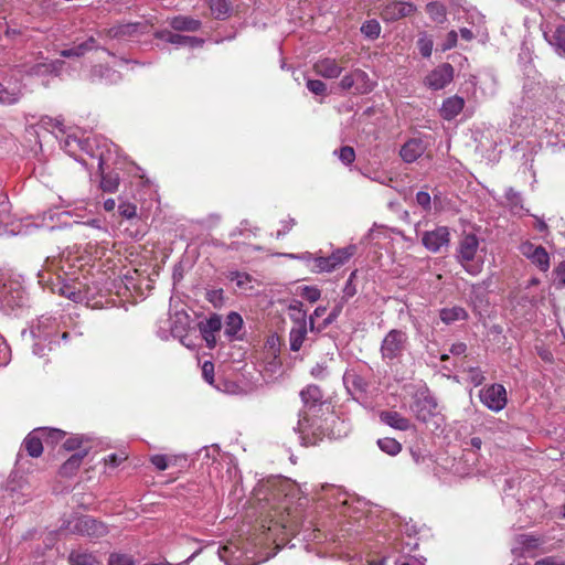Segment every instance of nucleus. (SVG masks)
<instances>
[{
  "label": "nucleus",
  "instance_id": "864d4df0",
  "mask_svg": "<svg viewBox=\"0 0 565 565\" xmlns=\"http://www.w3.org/2000/svg\"><path fill=\"white\" fill-rule=\"evenodd\" d=\"M416 202L419 206H422L425 211H429L431 207L430 204V195L426 191H419L416 194Z\"/></svg>",
  "mask_w": 565,
  "mask_h": 565
},
{
  "label": "nucleus",
  "instance_id": "dca6fc26",
  "mask_svg": "<svg viewBox=\"0 0 565 565\" xmlns=\"http://www.w3.org/2000/svg\"><path fill=\"white\" fill-rule=\"evenodd\" d=\"M308 334V322L306 320L305 315L301 318H298L294 321V326L289 332V347L294 352H298L305 341L307 340Z\"/></svg>",
  "mask_w": 565,
  "mask_h": 565
},
{
  "label": "nucleus",
  "instance_id": "393cba45",
  "mask_svg": "<svg viewBox=\"0 0 565 565\" xmlns=\"http://www.w3.org/2000/svg\"><path fill=\"white\" fill-rule=\"evenodd\" d=\"M142 24L138 22L119 24L106 30L105 34L110 39H124L137 34Z\"/></svg>",
  "mask_w": 565,
  "mask_h": 565
},
{
  "label": "nucleus",
  "instance_id": "09e8293b",
  "mask_svg": "<svg viewBox=\"0 0 565 565\" xmlns=\"http://www.w3.org/2000/svg\"><path fill=\"white\" fill-rule=\"evenodd\" d=\"M282 510L286 511L288 515L290 514L289 507L287 504H285L282 508L275 509V513L274 514L270 513L269 516L271 518V521L275 520L276 524H280L284 527H286L287 526V520L284 516Z\"/></svg>",
  "mask_w": 565,
  "mask_h": 565
},
{
  "label": "nucleus",
  "instance_id": "473e14b6",
  "mask_svg": "<svg viewBox=\"0 0 565 565\" xmlns=\"http://www.w3.org/2000/svg\"><path fill=\"white\" fill-rule=\"evenodd\" d=\"M52 291L56 292L61 296H64L67 299H71L75 302L82 300V295L79 289H77L75 286L67 285L63 281H57L53 285Z\"/></svg>",
  "mask_w": 565,
  "mask_h": 565
},
{
  "label": "nucleus",
  "instance_id": "e2e57ef3",
  "mask_svg": "<svg viewBox=\"0 0 565 565\" xmlns=\"http://www.w3.org/2000/svg\"><path fill=\"white\" fill-rule=\"evenodd\" d=\"M522 544L527 550L536 548L540 545V539L531 535L524 536Z\"/></svg>",
  "mask_w": 565,
  "mask_h": 565
},
{
  "label": "nucleus",
  "instance_id": "c9c22d12",
  "mask_svg": "<svg viewBox=\"0 0 565 565\" xmlns=\"http://www.w3.org/2000/svg\"><path fill=\"white\" fill-rule=\"evenodd\" d=\"M426 12L435 22L443 23L446 20V7L440 2L433 1L427 3Z\"/></svg>",
  "mask_w": 565,
  "mask_h": 565
},
{
  "label": "nucleus",
  "instance_id": "2f4dec72",
  "mask_svg": "<svg viewBox=\"0 0 565 565\" xmlns=\"http://www.w3.org/2000/svg\"><path fill=\"white\" fill-rule=\"evenodd\" d=\"M87 455V450H83L72 455L61 467L60 472L62 476L70 477L74 475L79 468L83 458Z\"/></svg>",
  "mask_w": 565,
  "mask_h": 565
},
{
  "label": "nucleus",
  "instance_id": "3c124183",
  "mask_svg": "<svg viewBox=\"0 0 565 565\" xmlns=\"http://www.w3.org/2000/svg\"><path fill=\"white\" fill-rule=\"evenodd\" d=\"M202 376L209 383L214 382V364L210 361H205L202 365Z\"/></svg>",
  "mask_w": 565,
  "mask_h": 565
},
{
  "label": "nucleus",
  "instance_id": "1a4fd4ad",
  "mask_svg": "<svg viewBox=\"0 0 565 565\" xmlns=\"http://www.w3.org/2000/svg\"><path fill=\"white\" fill-rule=\"evenodd\" d=\"M480 402L492 412L502 411L508 403L507 390L502 384L484 386L479 392Z\"/></svg>",
  "mask_w": 565,
  "mask_h": 565
},
{
  "label": "nucleus",
  "instance_id": "9d476101",
  "mask_svg": "<svg viewBox=\"0 0 565 565\" xmlns=\"http://www.w3.org/2000/svg\"><path fill=\"white\" fill-rule=\"evenodd\" d=\"M416 10V6L412 2L394 0L383 7L381 18L386 22H394L413 15Z\"/></svg>",
  "mask_w": 565,
  "mask_h": 565
},
{
  "label": "nucleus",
  "instance_id": "4c0bfd02",
  "mask_svg": "<svg viewBox=\"0 0 565 565\" xmlns=\"http://www.w3.org/2000/svg\"><path fill=\"white\" fill-rule=\"evenodd\" d=\"M212 14L217 19H224L230 12V6L226 0H210Z\"/></svg>",
  "mask_w": 565,
  "mask_h": 565
},
{
  "label": "nucleus",
  "instance_id": "603ef678",
  "mask_svg": "<svg viewBox=\"0 0 565 565\" xmlns=\"http://www.w3.org/2000/svg\"><path fill=\"white\" fill-rule=\"evenodd\" d=\"M118 209H119L120 215L126 218H132L137 214V207H136V205H134L131 203H126V202L121 203Z\"/></svg>",
  "mask_w": 565,
  "mask_h": 565
},
{
  "label": "nucleus",
  "instance_id": "338daca9",
  "mask_svg": "<svg viewBox=\"0 0 565 565\" xmlns=\"http://www.w3.org/2000/svg\"><path fill=\"white\" fill-rule=\"evenodd\" d=\"M556 276L558 279V282L562 286H565V260H563L556 268Z\"/></svg>",
  "mask_w": 565,
  "mask_h": 565
},
{
  "label": "nucleus",
  "instance_id": "f704fd0d",
  "mask_svg": "<svg viewBox=\"0 0 565 565\" xmlns=\"http://www.w3.org/2000/svg\"><path fill=\"white\" fill-rule=\"evenodd\" d=\"M61 64L62 63L58 61L38 63V64L33 65L28 71V73L30 75H38V76L53 74L60 70Z\"/></svg>",
  "mask_w": 565,
  "mask_h": 565
},
{
  "label": "nucleus",
  "instance_id": "4468645a",
  "mask_svg": "<svg viewBox=\"0 0 565 565\" xmlns=\"http://www.w3.org/2000/svg\"><path fill=\"white\" fill-rule=\"evenodd\" d=\"M520 252L537 266L540 270L546 271L550 268V256L544 247L524 243L521 245Z\"/></svg>",
  "mask_w": 565,
  "mask_h": 565
},
{
  "label": "nucleus",
  "instance_id": "69168bd1",
  "mask_svg": "<svg viewBox=\"0 0 565 565\" xmlns=\"http://www.w3.org/2000/svg\"><path fill=\"white\" fill-rule=\"evenodd\" d=\"M449 351L454 355H462L467 351V344L463 342L454 343Z\"/></svg>",
  "mask_w": 565,
  "mask_h": 565
},
{
  "label": "nucleus",
  "instance_id": "a211bd4d",
  "mask_svg": "<svg viewBox=\"0 0 565 565\" xmlns=\"http://www.w3.org/2000/svg\"><path fill=\"white\" fill-rule=\"evenodd\" d=\"M343 384L351 396L365 393L367 387L365 380L354 371H347L343 374Z\"/></svg>",
  "mask_w": 565,
  "mask_h": 565
},
{
  "label": "nucleus",
  "instance_id": "7c9ffc66",
  "mask_svg": "<svg viewBox=\"0 0 565 565\" xmlns=\"http://www.w3.org/2000/svg\"><path fill=\"white\" fill-rule=\"evenodd\" d=\"M169 24L172 29H174L177 31H189V32L198 31L201 26V23L199 20L189 18V17H183V15H178V17L172 18L170 20Z\"/></svg>",
  "mask_w": 565,
  "mask_h": 565
},
{
  "label": "nucleus",
  "instance_id": "f257e3e1",
  "mask_svg": "<svg viewBox=\"0 0 565 565\" xmlns=\"http://www.w3.org/2000/svg\"><path fill=\"white\" fill-rule=\"evenodd\" d=\"M76 143L81 149L87 151L90 157L98 159V168L102 172L100 188L105 192H116L119 186V175L117 173H105L109 168L117 152L116 146L106 138L93 137L82 141L77 138L68 137L65 141L66 147Z\"/></svg>",
  "mask_w": 565,
  "mask_h": 565
},
{
  "label": "nucleus",
  "instance_id": "49530a36",
  "mask_svg": "<svg viewBox=\"0 0 565 565\" xmlns=\"http://www.w3.org/2000/svg\"><path fill=\"white\" fill-rule=\"evenodd\" d=\"M356 271H352L344 288H343V299L342 301L345 302L349 298L353 297L356 294V288L353 284V279L355 278Z\"/></svg>",
  "mask_w": 565,
  "mask_h": 565
},
{
  "label": "nucleus",
  "instance_id": "aec40b11",
  "mask_svg": "<svg viewBox=\"0 0 565 565\" xmlns=\"http://www.w3.org/2000/svg\"><path fill=\"white\" fill-rule=\"evenodd\" d=\"M23 95L22 85L20 83L8 85L0 83V104L1 105H14L17 104Z\"/></svg>",
  "mask_w": 565,
  "mask_h": 565
},
{
  "label": "nucleus",
  "instance_id": "5fc2aeb1",
  "mask_svg": "<svg viewBox=\"0 0 565 565\" xmlns=\"http://www.w3.org/2000/svg\"><path fill=\"white\" fill-rule=\"evenodd\" d=\"M339 86L341 87V89L343 90H351L355 88V85H354V77H353V71L350 72L349 74H345L340 83H339Z\"/></svg>",
  "mask_w": 565,
  "mask_h": 565
},
{
  "label": "nucleus",
  "instance_id": "b1692460",
  "mask_svg": "<svg viewBox=\"0 0 565 565\" xmlns=\"http://www.w3.org/2000/svg\"><path fill=\"white\" fill-rule=\"evenodd\" d=\"M39 434H46V430L45 429L34 430L33 433L29 434L23 441V446H24L25 450L28 451V454L31 457H34V458L40 457L43 452V445H42V440H41V437L39 436Z\"/></svg>",
  "mask_w": 565,
  "mask_h": 565
},
{
  "label": "nucleus",
  "instance_id": "0e129e2a",
  "mask_svg": "<svg viewBox=\"0 0 565 565\" xmlns=\"http://www.w3.org/2000/svg\"><path fill=\"white\" fill-rule=\"evenodd\" d=\"M218 557L225 562L226 564H230V557L233 554L231 546H222L218 548Z\"/></svg>",
  "mask_w": 565,
  "mask_h": 565
},
{
  "label": "nucleus",
  "instance_id": "58836bf2",
  "mask_svg": "<svg viewBox=\"0 0 565 565\" xmlns=\"http://www.w3.org/2000/svg\"><path fill=\"white\" fill-rule=\"evenodd\" d=\"M361 32L364 36L375 40L380 36L381 25L376 20H367L362 24Z\"/></svg>",
  "mask_w": 565,
  "mask_h": 565
},
{
  "label": "nucleus",
  "instance_id": "9b49d317",
  "mask_svg": "<svg viewBox=\"0 0 565 565\" xmlns=\"http://www.w3.org/2000/svg\"><path fill=\"white\" fill-rule=\"evenodd\" d=\"M411 408L418 420L426 423L437 414V402L431 395L422 393L416 395Z\"/></svg>",
  "mask_w": 565,
  "mask_h": 565
},
{
  "label": "nucleus",
  "instance_id": "4d7b16f0",
  "mask_svg": "<svg viewBox=\"0 0 565 565\" xmlns=\"http://www.w3.org/2000/svg\"><path fill=\"white\" fill-rule=\"evenodd\" d=\"M343 301H340L329 313V316L324 319L323 326L327 327L331 324L341 313L343 308Z\"/></svg>",
  "mask_w": 565,
  "mask_h": 565
},
{
  "label": "nucleus",
  "instance_id": "2eb2a0df",
  "mask_svg": "<svg viewBox=\"0 0 565 565\" xmlns=\"http://www.w3.org/2000/svg\"><path fill=\"white\" fill-rule=\"evenodd\" d=\"M222 318L217 313H213L205 321L200 322L199 329L202 333L203 339L206 342V345L210 349L215 348L216 345V337L215 334L222 329Z\"/></svg>",
  "mask_w": 565,
  "mask_h": 565
},
{
  "label": "nucleus",
  "instance_id": "c03bdc74",
  "mask_svg": "<svg viewBox=\"0 0 565 565\" xmlns=\"http://www.w3.org/2000/svg\"><path fill=\"white\" fill-rule=\"evenodd\" d=\"M206 299L215 307L220 308L223 305L224 296L222 289L207 290Z\"/></svg>",
  "mask_w": 565,
  "mask_h": 565
},
{
  "label": "nucleus",
  "instance_id": "cd10ccee",
  "mask_svg": "<svg viewBox=\"0 0 565 565\" xmlns=\"http://www.w3.org/2000/svg\"><path fill=\"white\" fill-rule=\"evenodd\" d=\"M353 77L355 94L364 95L373 90L375 84L370 79L369 75L364 71L360 68L353 70Z\"/></svg>",
  "mask_w": 565,
  "mask_h": 565
},
{
  "label": "nucleus",
  "instance_id": "72a5a7b5",
  "mask_svg": "<svg viewBox=\"0 0 565 565\" xmlns=\"http://www.w3.org/2000/svg\"><path fill=\"white\" fill-rule=\"evenodd\" d=\"M71 565H100L93 553L74 551L68 556Z\"/></svg>",
  "mask_w": 565,
  "mask_h": 565
},
{
  "label": "nucleus",
  "instance_id": "ea45409f",
  "mask_svg": "<svg viewBox=\"0 0 565 565\" xmlns=\"http://www.w3.org/2000/svg\"><path fill=\"white\" fill-rule=\"evenodd\" d=\"M334 154H337L340 161L347 166L351 164L355 159V151L350 146L341 147L339 150L334 151Z\"/></svg>",
  "mask_w": 565,
  "mask_h": 565
},
{
  "label": "nucleus",
  "instance_id": "c85d7f7f",
  "mask_svg": "<svg viewBox=\"0 0 565 565\" xmlns=\"http://www.w3.org/2000/svg\"><path fill=\"white\" fill-rule=\"evenodd\" d=\"M97 47H98V45H97L96 40L93 36H90L88 40H86L85 42H83L78 45H75L71 49H65V50L61 51V56H63V57H79V56H83L84 54H86L87 52L95 50Z\"/></svg>",
  "mask_w": 565,
  "mask_h": 565
},
{
  "label": "nucleus",
  "instance_id": "4be33fe9",
  "mask_svg": "<svg viewBox=\"0 0 565 565\" xmlns=\"http://www.w3.org/2000/svg\"><path fill=\"white\" fill-rule=\"evenodd\" d=\"M156 36L161 39L168 43L178 45V46H195L202 43L201 40L194 36L181 35L177 33H172L170 31H160L157 32Z\"/></svg>",
  "mask_w": 565,
  "mask_h": 565
},
{
  "label": "nucleus",
  "instance_id": "20e7f679",
  "mask_svg": "<svg viewBox=\"0 0 565 565\" xmlns=\"http://www.w3.org/2000/svg\"><path fill=\"white\" fill-rule=\"evenodd\" d=\"M408 335L401 329L390 330L383 338L380 347L381 359L387 365L399 362L407 350Z\"/></svg>",
  "mask_w": 565,
  "mask_h": 565
},
{
  "label": "nucleus",
  "instance_id": "f03ea898",
  "mask_svg": "<svg viewBox=\"0 0 565 565\" xmlns=\"http://www.w3.org/2000/svg\"><path fill=\"white\" fill-rule=\"evenodd\" d=\"M300 397L307 409L299 415L297 430L300 434L319 435L322 433V425L315 417L317 407L321 405V390L317 385H308L300 392Z\"/></svg>",
  "mask_w": 565,
  "mask_h": 565
},
{
  "label": "nucleus",
  "instance_id": "a18cd8bd",
  "mask_svg": "<svg viewBox=\"0 0 565 565\" xmlns=\"http://www.w3.org/2000/svg\"><path fill=\"white\" fill-rule=\"evenodd\" d=\"M306 85L315 95H324L327 92V85L320 79H308Z\"/></svg>",
  "mask_w": 565,
  "mask_h": 565
},
{
  "label": "nucleus",
  "instance_id": "6ab92c4d",
  "mask_svg": "<svg viewBox=\"0 0 565 565\" xmlns=\"http://www.w3.org/2000/svg\"><path fill=\"white\" fill-rule=\"evenodd\" d=\"M544 39L555 49L557 54L565 56V24H558L553 31H543Z\"/></svg>",
  "mask_w": 565,
  "mask_h": 565
},
{
  "label": "nucleus",
  "instance_id": "bb28decb",
  "mask_svg": "<svg viewBox=\"0 0 565 565\" xmlns=\"http://www.w3.org/2000/svg\"><path fill=\"white\" fill-rule=\"evenodd\" d=\"M243 327V318L239 313L232 311L227 315L225 320V330L224 334L228 341H232L237 338L238 331Z\"/></svg>",
  "mask_w": 565,
  "mask_h": 565
},
{
  "label": "nucleus",
  "instance_id": "a19ab883",
  "mask_svg": "<svg viewBox=\"0 0 565 565\" xmlns=\"http://www.w3.org/2000/svg\"><path fill=\"white\" fill-rule=\"evenodd\" d=\"M417 46L424 57H430L434 46L433 40L430 38L427 35L420 36L417 41Z\"/></svg>",
  "mask_w": 565,
  "mask_h": 565
},
{
  "label": "nucleus",
  "instance_id": "bf43d9fd",
  "mask_svg": "<svg viewBox=\"0 0 565 565\" xmlns=\"http://www.w3.org/2000/svg\"><path fill=\"white\" fill-rule=\"evenodd\" d=\"M505 198L512 207H516L521 204V195L513 189H509L505 193Z\"/></svg>",
  "mask_w": 565,
  "mask_h": 565
},
{
  "label": "nucleus",
  "instance_id": "ddd939ff",
  "mask_svg": "<svg viewBox=\"0 0 565 565\" xmlns=\"http://www.w3.org/2000/svg\"><path fill=\"white\" fill-rule=\"evenodd\" d=\"M454 78V67L449 63H444L433 70L426 77V85L431 89H443Z\"/></svg>",
  "mask_w": 565,
  "mask_h": 565
},
{
  "label": "nucleus",
  "instance_id": "6e6d98bb",
  "mask_svg": "<svg viewBox=\"0 0 565 565\" xmlns=\"http://www.w3.org/2000/svg\"><path fill=\"white\" fill-rule=\"evenodd\" d=\"M458 33L456 31H450L447 34L446 41L441 45L443 51H448L457 45Z\"/></svg>",
  "mask_w": 565,
  "mask_h": 565
},
{
  "label": "nucleus",
  "instance_id": "e433bc0d",
  "mask_svg": "<svg viewBox=\"0 0 565 565\" xmlns=\"http://www.w3.org/2000/svg\"><path fill=\"white\" fill-rule=\"evenodd\" d=\"M377 445L383 452L390 456H395L402 450V445L396 439L390 437L379 439Z\"/></svg>",
  "mask_w": 565,
  "mask_h": 565
},
{
  "label": "nucleus",
  "instance_id": "412c9836",
  "mask_svg": "<svg viewBox=\"0 0 565 565\" xmlns=\"http://www.w3.org/2000/svg\"><path fill=\"white\" fill-rule=\"evenodd\" d=\"M465 100L459 96H451L444 100L440 108V116L445 120H451L463 109Z\"/></svg>",
  "mask_w": 565,
  "mask_h": 565
},
{
  "label": "nucleus",
  "instance_id": "79ce46f5",
  "mask_svg": "<svg viewBox=\"0 0 565 565\" xmlns=\"http://www.w3.org/2000/svg\"><path fill=\"white\" fill-rule=\"evenodd\" d=\"M468 375V381L471 382L475 386H479L484 381L483 372L478 366H470L466 370Z\"/></svg>",
  "mask_w": 565,
  "mask_h": 565
},
{
  "label": "nucleus",
  "instance_id": "7ed1b4c3",
  "mask_svg": "<svg viewBox=\"0 0 565 565\" xmlns=\"http://www.w3.org/2000/svg\"><path fill=\"white\" fill-rule=\"evenodd\" d=\"M58 531L61 533L65 532L87 536L89 539H100L108 533V527L105 523L89 515H82L64 520Z\"/></svg>",
  "mask_w": 565,
  "mask_h": 565
},
{
  "label": "nucleus",
  "instance_id": "680f3d73",
  "mask_svg": "<svg viewBox=\"0 0 565 565\" xmlns=\"http://www.w3.org/2000/svg\"><path fill=\"white\" fill-rule=\"evenodd\" d=\"M295 224H296V222H295L294 218H289L287 221H284L281 223V228L277 231V238L286 235L292 228V226Z\"/></svg>",
  "mask_w": 565,
  "mask_h": 565
},
{
  "label": "nucleus",
  "instance_id": "39448f33",
  "mask_svg": "<svg viewBox=\"0 0 565 565\" xmlns=\"http://www.w3.org/2000/svg\"><path fill=\"white\" fill-rule=\"evenodd\" d=\"M58 324L56 319L52 317H40L35 324L31 328V333L35 339L33 353L44 356L46 350H51V344L56 342Z\"/></svg>",
  "mask_w": 565,
  "mask_h": 565
},
{
  "label": "nucleus",
  "instance_id": "8fccbe9b",
  "mask_svg": "<svg viewBox=\"0 0 565 565\" xmlns=\"http://www.w3.org/2000/svg\"><path fill=\"white\" fill-rule=\"evenodd\" d=\"M108 565H134V562L130 556L111 554L109 556Z\"/></svg>",
  "mask_w": 565,
  "mask_h": 565
},
{
  "label": "nucleus",
  "instance_id": "c756f323",
  "mask_svg": "<svg viewBox=\"0 0 565 565\" xmlns=\"http://www.w3.org/2000/svg\"><path fill=\"white\" fill-rule=\"evenodd\" d=\"M440 320L446 324H451L456 321L468 319V312L465 308L455 306L451 308H443L439 311Z\"/></svg>",
  "mask_w": 565,
  "mask_h": 565
},
{
  "label": "nucleus",
  "instance_id": "052dcab7",
  "mask_svg": "<svg viewBox=\"0 0 565 565\" xmlns=\"http://www.w3.org/2000/svg\"><path fill=\"white\" fill-rule=\"evenodd\" d=\"M82 443L83 438L79 436H75L67 438L63 446L66 450H75L81 447Z\"/></svg>",
  "mask_w": 565,
  "mask_h": 565
},
{
  "label": "nucleus",
  "instance_id": "5701e85b",
  "mask_svg": "<svg viewBox=\"0 0 565 565\" xmlns=\"http://www.w3.org/2000/svg\"><path fill=\"white\" fill-rule=\"evenodd\" d=\"M425 151V147L419 139H412L408 140L401 149V157L402 159L407 162L412 163L416 161Z\"/></svg>",
  "mask_w": 565,
  "mask_h": 565
},
{
  "label": "nucleus",
  "instance_id": "a878e982",
  "mask_svg": "<svg viewBox=\"0 0 565 565\" xmlns=\"http://www.w3.org/2000/svg\"><path fill=\"white\" fill-rule=\"evenodd\" d=\"M381 420L392 428L403 431L411 427L409 420L397 412L390 411L381 413Z\"/></svg>",
  "mask_w": 565,
  "mask_h": 565
},
{
  "label": "nucleus",
  "instance_id": "774afa93",
  "mask_svg": "<svg viewBox=\"0 0 565 565\" xmlns=\"http://www.w3.org/2000/svg\"><path fill=\"white\" fill-rule=\"evenodd\" d=\"M535 565H565V563H558L554 557H545L536 561Z\"/></svg>",
  "mask_w": 565,
  "mask_h": 565
},
{
  "label": "nucleus",
  "instance_id": "6e6552de",
  "mask_svg": "<svg viewBox=\"0 0 565 565\" xmlns=\"http://www.w3.org/2000/svg\"><path fill=\"white\" fill-rule=\"evenodd\" d=\"M26 301L23 287L14 280H0V308L13 310L22 307Z\"/></svg>",
  "mask_w": 565,
  "mask_h": 565
},
{
  "label": "nucleus",
  "instance_id": "13d9d810",
  "mask_svg": "<svg viewBox=\"0 0 565 565\" xmlns=\"http://www.w3.org/2000/svg\"><path fill=\"white\" fill-rule=\"evenodd\" d=\"M310 374L319 380H323L327 376V365L324 363H317L310 371Z\"/></svg>",
  "mask_w": 565,
  "mask_h": 565
},
{
  "label": "nucleus",
  "instance_id": "37998d69",
  "mask_svg": "<svg viewBox=\"0 0 565 565\" xmlns=\"http://www.w3.org/2000/svg\"><path fill=\"white\" fill-rule=\"evenodd\" d=\"M300 296L307 299L309 302L313 303L319 300L321 291L317 287L305 286L301 289Z\"/></svg>",
  "mask_w": 565,
  "mask_h": 565
},
{
  "label": "nucleus",
  "instance_id": "f8f14e48",
  "mask_svg": "<svg viewBox=\"0 0 565 565\" xmlns=\"http://www.w3.org/2000/svg\"><path fill=\"white\" fill-rule=\"evenodd\" d=\"M450 242V232L447 226H439L433 231L423 233L422 243L431 253H438L441 247H447Z\"/></svg>",
  "mask_w": 565,
  "mask_h": 565
},
{
  "label": "nucleus",
  "instance_id": "0eeeda50",
  "mask_svg": "<svg viewBox=\"0 0 565 565\" xmlns=\"http://www.w3.org/2000/svg\"><path fill=\"white\" fill-rule=\"evenodd\" d=\"M356 252L355 245L338 248L328 257H316L313 260L315 273H331L345 264Z\"/></svg>",
  "mask_w": 565,
  "mask_h": 565
},
{
  "label": "nucleus",
  "instance_id": "de8ad7c7",
  "mask_svg": "<svg viewBox=\"0 0 565 565\" xmlns=\"http://www.w3.org/2000/svg\"><path fill=\"white\" fill-rule=\"evenodd\" d=\"M150 461L158 470H166L170 466L171 458L166 455H153Z\"/></svg>",
  "mask_w": 565,
  "mask_h": 565
},
{
  "label": "nucleus",
  "instance_id": "f3484780",
  "mask_svg": "<svg viewBox=\"0 0 565 565\" xmlns=\"http://www.w3.org/2000/svg\"><path fill=\"white\" fill-rule=\"evenodd\" d=\"M342 66H340L334 58L330 57L318 60L313 64L315 73L328 79L338 78L342 73Z\"/></svg>",
  "mask_w": 565,
  "mask_h": 565
},
{
  "label": "nucleus",
  "instance_id": "423d86ee",
  "mask_svg": "<svg viewBox=\"0 0 565 565\" xmlns=\"http://www.w3.org/2000/svg\"><path fill=\"white\" fill-rule=\"evenodd\" d=\"M479 239L475 234H466L461 237L457 248V259L467 273L478 275L482 268V262H478Z\"/></svg>",
  "mask_w": 565,
  "mask_h": 565
}]
</instances>
